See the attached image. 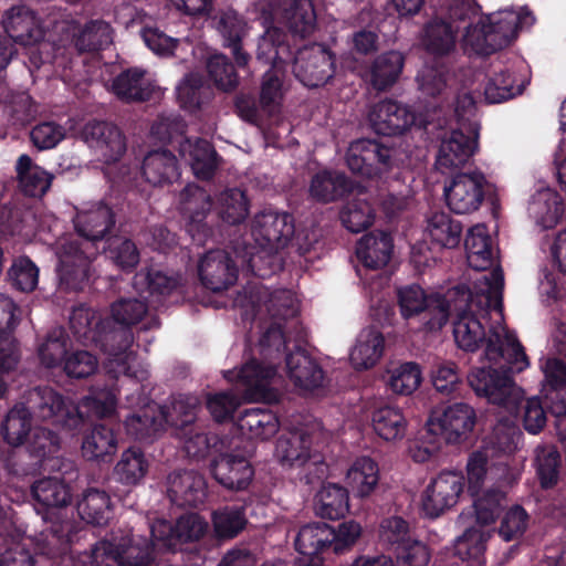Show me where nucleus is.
<instances>
[{"label":"nucleus","mask_w":566,"mask_h":566,"mask_svg":"<svg viewBox=\"0 0 566 566\" xmlns=\"http://www.w3.org/2000/svg\"><path fill=\"white\" fill-rule=\"evenodd\" d=\"M503 272L496 266L490 275H484L475 284L474 295L470 291L468 306L455 311L451 305V314H455L453 336L457 345L463 350L474 352L485 342V355L489 360L504 361L499 369L482 367L474 369L468 377L472 389H510L515 384L510 370L522 371L528 366V359L515 335L503 325L490 331L485 329L474 310H494L502 316Z\"/></svg>","instance_id":"1"},{"label":"nucleus","mask_w":566,"mask_h":566,"mask_svg":"<svg viewBox=\"0 0 566 566\" xmlns=\"http://www.w3.org/2000/svg\"><path fill=\"white\" fill-rule=\"evenodd\" d=\"M479 8L473 0H444L437 15L427 24L423 43L428 51L443 55L455 44L458 33L464 31L463 43L478 54H491L507 46L518 29L531 27L535 19L526 9L504 10L473 20Z\"/></svg>","instance_id":"2"},{"label":"nucleus","mask_w":566,"mask_h":566,"mask_svg":"<svg viewBox=\"0 0 566 566\" xmlns=\"http://www.w3.org/2000/svg\"><path fill=\"white\" fill-rule=\"evenodd\" d=\"M74 227L83 238L69 235L56 243L57 275L66 290H81L88 280L93 242L102 240L114 224L111 208L102 202L88 203L77 210Z\"/></svg>","instance_id":"3"},{"label":"nucleus","mask_w":566,"mask_h":566,"mask_svg":"<svg viewBox=\"0 0 566 566\" xmlns=\"http://www.w3.org/2000/svg\"><path fill=\"white\" fill-rule=\"evenodd\" d=\"M70 327L78 339L101 345L108 356L105 364L107 373L114 377L123 376L140 381L147 378V370H132L135 356L129 352L133 334L128 328H109L108 321H103L96 311L84 305L72 311Z\"/></svg>","instance_id":"4"},{"label":"nucleus","mask_w":566,"mask_h":566,"mask_svg":"<svg viewBox=\"0 0 566 566\" xmlns=\"http://www.w3.org/2000/svg\"><path fill=\"white\" fill-rule=\"evenodd\" d=\"M476 421L474 409L455 402L443 410H432L426 426L409 447L415 462L423 463L434 457L444 444H458L469 439Z\"/></svg>","instance_id":"5"},{"label":"nucleus","mask_w":566,"mask_h":566,"mask_svg":"<svg viewBox=\"0 0 566 566\" xmlns=\"http://www.w3.org/2000/svg\"><path fill=\"white\" fill-rule=\"evenodd\" d=\"M397 304L403 319L419 318L424 331H439L451 315V303L455 311H463L468 306L470 290L455 286L446 295L428 294L420 285L410 284L397 289Z\"/></svg>","instance_id":"6"},{"label":"nucleus","mask_w":566,"mask_h":566,"mask_svg":"<svg viewBox=\"0 0 566 566\" xmlns=\"http://www.w3.org/2000/svg\"><path fill=\"white\" fill-rule=\"evenodd\" d=\"M36 394L35 413L67 430H77L92 417L103 419L116 411L115 391H90L78 405L65 400L60 391H33Z\"/></svg>","instance_id":"7"},{"label":"nucleus","mask_w":566,"mask_h":566,"mask_svg":"<svg viewBox=\"0 0 566 566\" xmlns=\"http://www.w3.org/2000/svg\"><path fill=\"white\" fill-rule=\"evenodd\" d=\"M250 301L258 314L265 312L274 321L262 334L260 352L264 359H272L285 347L281 321L297 313V300L290 290L270 292L266 287L255 286L249 291Z\"/></svg>","instance_id":"8"},{"label":"nucleus","mask_w":566,"mask_h":566,"mask_svg":"<svg viewBox=\"0 0 566 566\" xmlns=\"http://www.w3.org/2000/svg\"><path fill=\"white\" fill-rule=\"evenodd\" d=\"M156 544L144 536H133L128 542L101 541L93 547L95 566H158Z\"/></svg>","instance_id":"9"},{"label":"nucleus","mask_w":566,"mask_h":566,"mask_svg":"<svg viewBox=\"0 0 566 566\" xmlns=\"http://www.w3.org/2000/svg\"><path fill=\"white\" fill-rule=\"evenodd\" d=\"M396 151L376 140L353 142L346 154L348 168L366 178H381L396 166Z\"/></svg>","instance_id":"10"},{"label":"nucleus","mask_w":566,"mask_h":566,"mask_svg":"<svg viewBox=\"0 0 566 566\" xmlns=\"http://www.w3.org/2000/svg\"><path fill=\"white\" fill-rule=\"evenodd\" d=\"M465 488V476L458 471L444 470L431 479L421 495V509L426 516L436 518L453 507Z\"/></svg>","instance_id":"11"},{"label":"nucleus","mask_w":566,"mask_h":566,"mask_svg":"<svg viewBox=\"0 0 566 566\" xmlns=\"http://www.w3.org/2000/svg\"><path fill=\"white\" fill-rule=\"evenodd\" d=\"M312 436L305 428L295 427L283 432L275 444V454L283 467L305 468L314 465L317 478L326 474L327 465L318 455L311 453Z\"/></svg>","instance_id":"12"},{"label":"nucleus","mask_w":566,"mask_h":566,"mask_svg":"<svg viewBox=\"0 0 566 566\" xmlns=\"http://www.w3.org/2000/svg\"><path fill=\"white\" fill-rule=\"evenodd\" d=\"M294 219L287 212L264 210L254 216L252 237L262 250L276 252L287 245L294 234Z\"/></svg>","instance_id":"13"},{"label":"nucleus","mask_w":566,"mask_h":566,"mask_svg":"<svg viewBox=\"0 0 566 566\" xmlns=\"http://www.w3.org/2000/svg\"><path fill=\"white\" fill-rule=\"evenodd\" d=\"M486 179L482 172H462L455 175L444 186L446 202L451 211L468 214L476 211L484 199Z\"/></svg>","instance_id":"14"},{"label":"nucleus","mask_w":566,"mask_h":566,"mask_svg":"<svg viewBox=\"0 0 566 566\" xmlns=\"http://www.w3.org/2000/svg\"><path fill=\"white\" fill-rule=\"evenodd\" d=\"M283 96V71L271 67L265 72L261 83L259 106L248 98H242L238 102L237 107L243 119L258 123L262 114L272 116L280 112Z\"/></svg>","instance_id":"15"},{"label":"nucleus","mask_w":566,"mask_h":566,"mask_svg":"<svg viewBox=\"0 0 566 566\" xmlns=\"http://www.w3.org/2000/svg\"><path fill=\"white\" fill-rule=\"evenodd\" d=\"M293 71L305 86L317 87L334 75V60L327 49L315 44L298 51Z\"/></svg>","instance_id":"16"},{"label":"nucleus","mask_w":566,"mask_h":566,"mask_svg":"<svg viewBox=\"0 0 566 566\" xmlns=\"http://www.w3.org/2000/svg\"><path fill=\"white\" fill-rule=\"evenodd\" d=\"M82 138L107 164L119 160L126 151L123 133L107 122L87 123L83 128Z\"/></svg>","instance_id":"17"},{"label":"nucleus","mask_w":566,"mask_h":566,"mask_svg":"<svg viewBox=\"0 0 566 566\" xmlns=\"http://www.w3.org/2000/svg\"><path fill=\"white\" fill-rule=\"evenodd\" d=\"M210 471L219 484L235 491L245 490L254 476L250 461L232 452L216 455L210 462Z\"/></svg>","instance_id":"18"},{"label":"nucleus","mask_w":566,"mask_h":566,"mask_svg":"<svg viewBox=\"0 0 566 566\" xmlns=\"http://www.w3.org/2000/svg\"><path fill=\"white\" fill-rule=\"evenodd\" d=\"M198 271L202 285L212 292L229 289L238 279L235 262L222 250L206 253L199 262Z\"/></svg>","instance_id":"19"},{"label":"nucleus","mask_w":566,"mask_h":566,"mask_svg":"<svg viewBox=\"0 0 566 566\" xmlns=\"http://www.w3.org/2000/svg\"><path fill=\"white\" fill-rule=\"evenodd\" d=\"M168 494L177 506L198 507L207 497L206 479L195 470L175 471L168 476Z\"/></svg>","instance_id":"20"},{"label":"nucleus","mask_w":566,"mask_h":566,"mask_svg":"<svg viewBox=\"0 0 566 566\" xmlns=\"http://www.w3.org/2000/svg\"><path fill=\"white\" fill-rule=\"evenodd\" d=\"M478 132L469 126L468 132L454 129L447 135L440 145L437 166L442 171L464 165L476 149Z\"/></svg>","instance_id":"21"},{"label":"nucleus","mask_w":566,"mask_h":566,"mask_svg":"<svg viewBox=\"0 0 566 566\" xmlns=\"http://www.w3.org/2000/svg\"><path fill=\"white\" fill-rule=\"evenodd\" d=\"M180 208L188 219V232L201 242L209 233L205 220L212 209L210 195L197 185H188L180 192Z\"/></svg>","instance_id":"22"},{"label":"nucleus","mask_w":566,"mask_h":566,"mask_svg":"<svg viewBox=\"0 0 566 566\" xmlns=\"http://www.w3.org/2000/svg\"><path fill=\"white\" fill-rule=\"evenodd\" d=\"M371 128L380 135H396L408 129L415 122L413 114L392 99H384L371 106L368 113Z\"/></svg>","instance_id":"23"},{"label":"nucleus","mask_w":566,"mask_h":566,"mask_svg":"<svg viewBox=\"0 0 566 566\" xmlns=\"http://www.w3.org/2000/svg\"><path fill=\"white\" fill-rule=\"evenodd\" d=\"M27 402L17 403L7 413L1 424V433L4 441L12 446L19 447L27 441L32 431V418H40L34 410L36 394L28 391ZM43 421H45L43 419Z\"/></svg>","instance_id":"24"},{"label":"nucleus","mask_w":566,"mask_h":566,"mask_svg":"<svg viewBox=\"0 0 566 566\" xmlns=\"http://www.w3.org/2000/svg\"><path fill=\"white\" fill-rule=\"evenodd\" d=\"M273 20L286 25L291 32L305 36L315 25L316 15L310 0H279L271 10Z\"/></svg>","instance_id":"25"},{"label":"nucleus","mask_w":566,"mask_h":566,"mask_svg":"<svg viewBox=\"0 0 566 566\" xmlns=\"http://www.w3.org/2000/svg\"><path fill=\"white\" fill-rule=\"evenodd\" d=\"M8 35L22 45H33L44 36L40 18L27 7L10 9L3 20Z\"/></svg>","instance_id":"26"},{"label":"nucleus","mask_w":566,"mask_h":566,"mask_svg":"<svg viewBox=\"0 0 566 566\" xmlns=\"http://www.w3.org/2000/svg\"><path fill=\"white\" fill-rule=\"evenodd\" d=\"M180 156L187 160L195 176L202 180L212 178L218 166V155L208 140L181 137L178 142Z\"/></svg>","instance_id":"27"},{"label":"nucleus","mask_w":566,"mask_h":566,"mask_svg":"<svg viewBox=\"0 0 566 566\" xmlns=\"http://www.w3.org/2000/svg\"><path fill=\"white\" fill-rule=\"evenodd\" d=\"M124 424L129 437L145 443L153 442L166 428L165 416L160 415L159 403L155 401L127 416Z\"/></svg>","instance_id":"28"},{"label":"nucleus","mask_w":566,"mask_h":566,"mask_svg":"<svg viewBox=\"0 0 566 566\" xmlns=\"http://www.w3.org/2000/svg\"><path fill=\"white\" fill-rule=\"evenodd\" d=\"M224 377L229 382L245 389H270L280 378L275 366L269 361L250 359L239 369L228 370Z\"/></svg>","instance_id":"29"},{"label":"nucleus","mask_w":566,"mask_h":566,"mask_svg":"<svg viewBox=\"0 0 566 566\" xmlns=\"http://www.w3.org/2000/svg\"><path fill=\"white\" fill-rule=\"evenodd\" d=\"M213 24L222 36L224 45L232 50L235 63L245 66L250 55L241 49V41L247 35V22L233 10L219 12L213 18Z\"/></svg>","instance_id":"30"},{"label":"nucleus","mask_w":566,"mask_h":566,"mask_svg":"<svg viewBox=\"0 0 566 566\" xmlns=\"http://www.w3.org/2000/svg\"><path fill=\"white\" fill-rule=\"evenodd\" d=\"M527 212L542 229L554 228L564 213L562 197L552 188L538 189L530 199Z\"/></svg>","instance_id":"31"},{"label":"nucleus","mask_w":566,"mask_h":566,"mask_svg":"<svg viewBox=\"0 0 566 566\" xmlns=\"http://www.w3.org/2000/svg\"><path fill=\"white\" fill-rule=\"evenodd\" d=\"M468 264L476 271H485L497 261V250L483 224L472 227L464 241Z\"/></svg>","instance_id":"32"},{"label":"nucleus","mask_w":566,"mask_h":566,"mask_svg":"<svg viewBox=\"0 0 566 566\" xmlns=\"http://www.w3.org/2000/svg\"><path fill=\"white\" fill-rule=\"evenodd\" d=\"M280 424L276 412L263 407L245 408L238 419V427L242 433L250 439L262 441L274 437L280 429Z\"/></svg>","instance_id":"33"},{"label":"nucleus","mask_w":566,"mask_h":566,"mask_svg":"<svg viewBox=\"0 0 566 566\" xmlns=\"http://www.w3.org/2000/svg\"><path fill=\"white\" fill-rule=\"evenodd\" d=\"M154 81L146 71L129 69L116 76L112 83V92L122 101L140 102L148 99L155 91Z\"/></svg>","instance_id":"34"},{"label":"nucleus","mask_w":566,"mask_h":566,"mask_svg":"<svg viewBox=\"0 0 566 566\" xmlns=\"http://www.w3.org/2000/svg\"><path fill=\"white\" fill-rule=\"evenodd\" d=\"M142 171L145 180L153 186L169 185L179 177L177 158L167 149L149 151L144 158Z\"/></svg>","instance_id":"35"},{"label":"nucleus","mask_w":566,"mask_h":566,"mask_svg":"<svg viewBox=\"0 0 566 566\" xmlns=\"http://www.w3.org/2000/svg\"><path fill=\"white\" fill-rule=\"evenodd\" d=\"M286 370L292 384L300 389H317L323 386V370L301 348L286 356Z\"/></svg>","instance_id":"36"},{"label":"nucleus","mask_w":566,"mask_h":566,"mask_svg":"<svg viewBox=\"0 0 566 566\" xmlns=\"http://www.w3.org/2000/svg\"><path fill=\"white\" fill-rule=\"evenodd\" d=\"M391 252V238L384 232H373L364 235L356 247L357 259L368 270H380L387 265Z\"/></svg>","instance_id":"37"},{"label":"nucleus","mask_w":566,"mask_h":566,"mask_svg":"<svg viewBox=\"0 0 566 566\" xmlns=\"http://www.w3.org/2000/svg\"><path fill=\"white\" fill-rule=\"evenodd\" d=\"M31 495L44 510L66 507L72 502L71 486L59 476L39 479L31 485Z\"/></svg>","instance_id":"38"},{"label":"nucleus","mask_w":566,"mask_h":566,"mask_svg":"<svg viewBox=\"0 0 566 566\" xmlns=\"http://www.w3.org/2000/svg\"><path fill=\"white\" fill-rule=\"evenodd\" d=\"M15 311L13 301L0 294V368L6 370L13 368L19 359L10 336V332L18 322Z\"/></svg>","instance_id":"39"},{"label":"nucleus","mask_w":566,"mask_h":566,"mask_svg":"<svg viewBox=\"0 0 566 566\" xmlns=\"http://www.w3.org/2000/svg\"><path fill=\"white\" fill-rule=\"evenodd\" d=\"M196 410L197 399L181 391H172L170 402L159 405V412L165 416V427L175 428L177 432L193 424Z\"/></svg>","instance_id":"40"},{"label":"nucleus","mask_w":566,"mask_h":566,"mask_svg":"<svg viewBox=\"0 0 566 566\" xmlns=\"http://www.w3.org/2000/svg\"><path fill=\"white\" fill-rule=\"evenodd\" d=\"M333 527L324 522L303 525L295 538V549L304 556H317L331 548Z\"/></svg>","instance_id":"41"},{"label":"nucleus","mask_w":566,"mask_h":566,"mask_svg":"<svg viewBox=\"0 0 566 566\" xmlns=\"http://www.w3.org/2000/svg\"><path fill=\"white\" fill-rule=\"evenodd\" d=\"M117 449L114 428L106 423H96L82 442L83 457L90 461H106Z\"/></svg>","instance_id":"42"},{"label":"nucleus","mask_w":566,"mask_h":566,"mask_svg":"<svg viewBox=\"0 0 566 566\" xmlns=\"http://www.w3.org/2000/svg\"><path fill=\"white\" fill-rule=\"evenodd\" d=\"M534 468L539 486L554 489L560 478L562 454L554 444H539L535 449Z\"/></svg>","instance_id":"43"},{"label":"nucleus","mask_w":566,"mask_h":566,"mask_svg":"<svg viewBox=\"0 0 566 566\" xmlns=\"http://www.w3.org/2000/svg\"><path fill=\"white\" fill-rule=\"evenodd\" d=\"M384 337L375 328L363 329L356 345L350 352V363L355 369H368L381 357L384 352Z\"/></svg>","instance_id":"44"},{"label":"nucleus","mask_w":566,"mask_h":566,"mask_svg":"<svg viewBox=\"0 0 566 566\" xmlns=\"http://www.w3.org/2000/svg\"><path fill=\"white\" fill-rule=\"evenodd\" d=\"M349 497L346 488L328 483L322 486L315 496V512L323 518L339 520L349 510Z\"/></svg>","instance_id":"45"},{"label":"nucleus","mask_w":566,"mask_h":566,"mask_svg":"<svg viewBox=\"0 0 566 566\" xmlns=\"http://www.w3.org/2000/svg\"><path fill=\"white\" fill-rule=\"evenodd\" d=\"M149 462L144 451L136 447L125 450L116 463L113 475L122 484L134 486L139 484L146 476Z\"/></svg>","instance_id":"46"},{"label":"nucleus","mask_w":566,"mask_h":566,"mask_svg":"<svg viewBox=\"0 0 566 566\" xmlns=\"http://www.w3.org/2000/svg\"><path fill=\"white\" fill-rule=\"evenodd\" d=\"M175 277L168 276L164 272L155 269L142 270L135 275L134 286L145 298H150L151 303H159L165 296L169 295L177 286Z\"/></svg>","instance_id":"47"},{"label":"nucleus","mask_w":566,"mask_h":566,"mask_svg":"<svg viewBox=\"0 0 566 566\" xmlns=\"http://www.w3.org/2000/svg\"><path fill=\"white\" fill-rule=\"evenodd\" d=\"M214 537L230 541L241 534L248 525L245 509L239 505H226L211 515Z\"/></svg>","instance_id":"48"},{"label":"nucleus","mask_w":566,"mask_h":566,"mask_svg":"<svg viewBox=\"0 0 566 566\" xmlns=\"http://www.w3.org/2000/svg\"><path fill=\"white\" fill-rule=\"evenodd\" d=\"M20 189L30 197H42L50 188L52 175L32 163L28 155H21L17 161Z\"/></svg>","instance_id":"49"},{"label":"nucleus","mask_w":566,"mask_h":566,"mask_svg":"<svg viewBox=\"0 0 566 566\" xmlns=\"http://www.w3.org/2000/svg\"><path fill=\"white\" fill-rule=\"evenodd\" d=\"M78 515L83 521L92 525H104L111 516V497L99 489L90 488L76 505Z\"/></svg>","instance_id":"50"},{"label":"nucleus","mask_w":566,"mask_h":566,"mask_svg":"<svg viewBox=\"0 0 566 566\" xmlns=\"http://www.w3.org/2000/svg\"><path fill=\"white\" fill-rule=\"evenodd\" d=\"M403 67V56L397 51L379 55L370 66V84L377 91H385L399 78Z\"/></svg>","instance_id":"51"},{"label":"nucleus","mask_w":566,"mask_h":566,"mask_svg":"<svg viewBox=\"0 0 566 566\" xmlns=\"http://www.w3.org/2000/svg\"><path fill=\"white\" fill-rule=\"evenodd\" d=\"M348 190L347 178L338 171L323 170L313 176L310 195L319 202H332Z\"/></svg>","instance_id":"52"},{"label":"nucleus","mask_w":566,"mask_h":566,"mask_svg":"<svg viewBox=\"0 0 566 566\" xmlns=\"http://www.w3.org/2000/svg\"><path fill=\"white\" fill-rule=\"evenodd\" d=\"M113 41V30L103 20H92L85 23L73 35L75 48L80 52H94L108 46Z\"/></svg>","instance_id":"53"},{"label":"nucleus","mask_w":566,"mask_h":566,"mask_svg":"<svg viewBox=\"0 0 566 566\" xmlns=\"http://www.w3.org/2000/svg\"><path fill=\"white\" fill-rule=\"evenodd\" d=\"M426 231L436 244L452 249L460 242L462 227L448 213L433 212L427 219Z\"/></svg>","instance_id":"54"},{"label":"nucleus","mask_w":566,"mask_h":566,"mask_svg":"<svg viewBox=\"0 0 566 566\" xmlns=\"http://www.w3.org/2000/svg\"><path fill=\"white\" fill-rule=\"evenodd\" d=\"M371 424L374 431L386 441L403 438L407 427L401 410L392 406H382L375 409Z\"/></svg>","instance_id":"55"},{"label":"nucleus","mask_w":566,"mask_h":566,"mask_svg":"<svg viewBox=\"0 0 566 566\" xmlns=\"http://www.w3.org/2000/svg\"><path fill=\"white\" fill-rule=\"evenodd\" d=\"M184 441V450L191 459H205L218 450L221 440L216 433L206 432L200 430L197 426L192 424L187 430L176 432Z\"/></svg>","instance_id":"56"},{"label":"nucleus","mask_w":566,"mask_h":566,"mask_svg":"<svg viewBox=\"0 0 566 566\" xmlns=\"http://www.w3.org/2000/svg\"><path fill=\"white\" fill-rule=\"evenodd\" d=\"M216 210L222 221L238 224L249 214V201L242 190L226 189L217 197Z\"/></svg>","instance_id":"57"},{"label":"nucleus","mask_w":566,"mask_h":566,"mask_svg":"<svg viewBox=\"0 0 566 566\" xmlns=\"http://www.w3.org/2000/svg\"><path fill=\"white\" fill-rule=\"evenodd\" d=\"M347 479L358 496L370 495L379 481L377 462L369 457L358 458L348 471Z\"/></svg>","instance_id":"58"},{"label":"nucleus","mask_w":566,"mask_h":566,"mask_svg":"<svg viewBox=\"0 0 566 566\" xmlns=\"http://www.w3.org/2000/svg\"><path fill=\"white\" fill-rule=\"evenodd\" d=\"M491 537L489 531L481 527H469L454 543V555L461 560L479 562L484 555L486 543Z\"/></svg>","instance_id":"59"},{"label":"nucleus","mask_w":566,"mask_h":566,"mask_svg":"<svg viewBox=\"0 0 566 566\" xmlns=\"http://www.w3.org/2000/svg\"><path fill=\"white\" fill-rule=\"evenodd\" d=\"M471 497L476 523L481 526L493 524L505 507V493L499 489H490Z\"/></svg>","instance_id":"60"},{"label":"nucleus","mask_w":566,"mask_h":566,"mask_svg":"<svg viewBox=\"0 0 566 566\" xmlns=\"http://www.w3.org/2000/svg\"><path fill=\"white\" fill-rule=\"evenodd\" d=\"M422 379L421 367L413 361L391 366L384 375L386 385L391 389H418Z\"/></svg>","instance_id":"61"},{"label":"nucleus","mask_w":566,"mask_h":566,"mask_svg":"<svg viewBox=\"0 0 566 566\" xmlns=\"http://www.w3.org/2000/svg\"><path fill=\"white\" fill-rule=\"evenodd\" d=\"M283 33L276 28H269L260 38L258 43L256 57L270 63L271 67L282 69L284 62L283 53L287 48L282 41Z\"/></svg>","instance_id":"62"},{"label":"nucleus","mask_w":566,"mask_h":566,"mask_svg":"<svg viewBox=\"0 0 566 566\" xmlns=\"http://www.w3.org/2000/svg\"><path fill=\"white\" fill-rule=\"evenodd\" d=\"M374 219V210L366 199H353L346 203L340 212L343 224L352 232H359L368 228Z\"/></svg>","instance_id":"63"},{"label":"nucleus","mask_w":566,"mask_h":566,"mask_svg":"<svg viewBox=\"0 0 566 566\" xmlns=\"http://www.w3.org/2000/svg\"><path fill=\"white\" fill-rule=\"evenodd\" d=\"M207 71L213 84L223 92L233 91L239 84L233 65L223 54L212 55L207 62Z\"/></svg>","instance_id":"64"}]
</instances>
